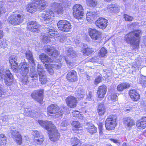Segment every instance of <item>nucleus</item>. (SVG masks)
Listing matches in <instances>:
<instances>
[{"label":"nucleus","mask_w":146,"mask_h":146,"mask_svg":"<svg viewBox=\"0 0 146 146\" xmlns=\"http://www.w3.org/2000/svg\"><path fill=\"white\" fill-rule=\"evenodd\" d=\"M38 122L41 126L48 131L49 139L51 141L54 142L59 139L60 133L51 122L39 120Z\"/></svg>","instance_id":"1"},{"label":"nucleus","mask_w":146,"mask_h":146,"mask_svg":"<svg viewBox=\"0 0 146 146\" xmlns=\"http://www.w3.org/2000/svg\"><path fill=\"white\" fill-rule=\"evenodd\" d=\"M9 60L12 69L14 72H19L22 76H27V74L29 73V69L28 65L24 63L19 69L16 57L15 56H12L10 57Z\"/></svg>","instance_id":"2"},{"label":"nucleus","mask_w":146,"mask_h":146,"mask_svg":"<svg viewBox=\"0 0 146 146\" xmlns=\"http://www.w3.org/2000/svg\"><path fill=\"white\" fill-rule=\"evenodd\" d=\"M141 35V30H134L126 35L124 37V39L127 43L137 48L139 46L140 36Z\"/></svg>","instance_id":"3"},{"label":"nucleus","mask_w":146,"mask_h":146,"mask_svg":"<svg viewBox=\"0 0 146 146\" xmlns=\"http://www.w3.org/2000/svg\"><path fill=\"white\" fill-rule=\"evenodd\" d=\"M0 79L4 80L6 85L9 86L12 84L14 78L9 70H5L3 68H0Z\"/></svg>","instance_id":"4"},{"label":"nucleus","mask_w":146,"mask_h":146,"mask_svg":"<svg viewBox=\"0 0 146 146\" xmlns=\"http://www.w3.org/2000/svg\"><path fill=\"white\" fill-rule=\"evenodd\" d=\"M48 114L56 118L61 116L63 114V111L55 104H52L47 108Z\"/></svg>","instance_id":"5"},{"label":"nucleus","mask_w":146,"mask_h":146,"mask_svg":"<svg viewBox=\"0 0 146 146\" xmlns=\"http://www.w3.org/2000/svg\"><path fill=\"white\" fill-rule=\"evenodd\" d=\"M88 33L91 38L95 42H99L102 39V33L96 29L90 28L88 29Z\"/></svg>","instance_id":"6"},{"label":"nucleus","mask_w":146,"mask_h":146,"mask_svg":"<svg viewBox=\"0 0 146 146\" xmlns=\"http://www.w3.org/2000/svg\"><path fill=\"white\" fill-rule=\"evenodd\" d=\"M57 26L59 29L63 31H70L72 28L70 23L65 20L59 21L57 23Z\"/></svg>","instance_id":"7"},{"label":"nucleus","mask_w":146,"mask_h":146,"mask_svg":"<svg viewBox=\"0 0 146 146\" xmlns=\"http://www.w3.org/2000/svg\"><path fill=\"white\" fill-rule=\"evenodd\" d=\"M73 14L74 17L76 19H79L82 18L84 15L82 6L80 4L75 5L73 8Z\"/></svg>","instance_id":"8"},{"label":"nucleus","mask_w":146,"mask_h":146,"mask_svg":"<svg viewBox=\"0 0 146 146\" xmlns=\"http://www.w3.org/2000/svg\"><path fill=\"white\" fill-rule=\"evenodd\" d=\"M116 118L114 116H109L105 122V126L108 130L113 129L116 125Z\"/></svg>","instance_id":"9"},{"label":"nucleus","mask_w":146,"mask_h":146,"mask_svg":"<svg viewBox=\"0 0 146 146\" xmlns=\"http://www.w3.org/2000/svg\"><path fill=\"white\" fill-rule=\"evenodd\" d=\"M46 33L48 37L45 36H44L43 38L44 40H45L46 42L47 43L50 42V40L48 38V37L51 38L54 36L55 37L58 36V32L56 31L54 28L52 26H49L46 29Z\"/></svg>","instance_id":"10"},{"label":"nucleus","mask_w":146,"mask_h":146,"mask_svg":"<svg viewBox=\"0 0 146 146\" xmlns=\"http://www.w3.org/2000/svg\"><path fill=\"white\" fill-rule=\"evenodd\" d=\"M43 90H36L32 93L31 96L33 99L41 103L43 100Z\"/></svg>","instance_id":"11"},{"label":"nucleus","mask_w":146,"mask_h":146,"mask_svg":"<svg viewBox=\"0 0 146 146\" xmlns=\"http://www.w3.org/2000/svg\"><path fill=\"white\" fill-rule=\"evenodd\" d=\"M28 29L33 32H38L40 30V25L37 23L36 21H33L27 23Z\"/></svg>","instance_id":"12"},{"label":"nucleus","mask_w":146,"mask_h":146,"mask_svg":"<svg viewBox=\"0 0 146 146\" xmlns=\"http://www.w3.org/2000/svg\"><path fill=\"white\" fill-rule=\"evenodd\" d=\"M34 137V141L37 145H40L44 141V138L42 134L37 131H35L32 133Z\"/></svg>","instance_id":"13"},{"label":"nucleus","mask_w":146,"mask_h":146,"mask_svg":"<svg viewBox=\"0 0 146 146\" xmlns=\"http://www.w3.org/2000/svg\"><path fill=\"white\" fill-rule=\"evenodd\" d=\"M67 105L72 108L75 107L78 103L77 98L72 96H68L66 99Z\"/></svg>","instance_id":"14"},{"label":"nucleus","mask_w":146,"mask_h":146,"mask_svg":"<svg viewBox=\"0 0 146 146\" xmlns=\"http://www.w3.org/2000/svg\"><path fill=\"white\" fill-rule=\"evenodd\" d=\"M108 23L107 20L104 18L100 17L96 21L95 24L97 27L100 29H103L107 26Z\"/></svg>","instance_id":"15"},{"label":"nucleus","mask_w":146,"mask_h":146,"mask_svg":"<svg viewBox=\"0 0 146 146\" xmlns=\"http://www.w3.org/2000/svg\"><path fill=\"white\" fill-rule=\"evenodd\" d=\"M54 15V13L52 10H48L42 13L41 16L45 22H47V21H50L51 20V17H53Z\"/></svg>","instance_id":"16"},{"label":"nucleus","mask_w":146,"mask_h":146,"mask_svg":"<svg viewBox=\"0 0 146 146\" xmlns=\"http://www.w3.org/2000/svg\"><path fill=\"white\" fill-rule=\"evenodd\" d=\"M44 50L45 52L50 56L56 57L58 55V51L50 46H45Z\"/></svg>","instance_id":"17"},{"label":"nucleus","mask_w":146,"mask_h":146,"mask_svg":"<svg viewBox=\"0 0 146 146\" xmlns=\"http://www.w3.org/2000/svg\"><path fill=\"white\" fill-rule=\"evenodd\" d=\"M52 7L54 10V12L58 14L62 15L63 13L64 9L61 4L54 3L52 4Z\"/></svg>","instance_id":"18"},{"label":"nucleus","mask_w":146,"mask_h":146,"mask_svg":"<svg viewBox=\"0 0 146 146\" xmlns=\"http://www.w3.org/2000/svg\"><path fill=\"white\" fill-rule=\"evenodd\" d=\"M107 90V87L105 85L99 86L97 92L98 98H103L105 96Z\"/></svg>","instance_id":"19"},{"label":"nucleus","mask_w":146,"mask_h":146,"mask_svg":"<svg viewBox=\"0 0 146 146\" xmlns=\"http://www.w3.org/2000/svg\"><path fill=\"white\" fill-rule=\"evenodd\" d=\"M67 78L69 82H75L77 79L76 72L72 70L69 72L67 75Z\"/></svg>","instance_id":"20"},{"label":"nucleus","mask_w":146,"mask_h":146,"mask_svg":"<svg viewBox=\"0 0 146 146\" xmlns=\"http://www.w3.org/2000/svg\"><path fill=\"white\" fill-rule=\"evenodd\" d=\"M136 126L139 129H144L146 127V117H143L138 120L136 123Z\"/></svg>","instance_id":"21"},{"label":"nucleus","mask_w":146,"mask_h":146,"mask_svg":"<svg viewBox=\"0 0 146 146\" xmlns=\"http://www.w3.org/2000/svg\"><path fill=\"white\" fill-rule=\"evenodd\" d=\"M129 94L131 98L133 101H137L140 98V95L134 89L130 90L129 91Z\"/></svg>","instance_id":"22"},{"label":"nucleus","mask_w":146,"mask_h":146,"mask_svg":"<svg viewBox=\"0 0 146 146\" xmlns=\"http://www.w3.org/2000/svg\"><path fill=\"white\" fill-rule=\"evenodd\" d=\"M124 124L128 127H131L135 125L134 120L130 117L125 118L123 119Z\"/></svg>","instance_id":"23"},{"label":"nucleus","mask_w":146,"mask_h":146,"mask_svg":"<svg viewBox=\"0 0 146 146\" xmlns=\"http://www.w3.org/2000/svg\"><path fill=\"white\" fill-rule=\"evenodd\" d=\"M86 128L88 132L90 133L93 134L96 132V128L92 124L88 123L86 126Z\"/></svg>","instance_id":"24"},{"label":"nucleus","mask_w":146,"mask_h":146,"mask_svg":"<svg viewBox=\"0 0 146 146\" xmlns=\"http://www.w3.org/2000/svg\"><path fill=\"white\" fill-rule=\"evenodd\" d=\"M26 58L31 63L35 64V61L32 53L29 50L27 51L25 53Z\"/></svg>","instance_id":"25"},{"label":"nucleus","mask_w":146,"mask_h":146,"mask_svg":"<svg viewBox=\"0 0 146 146\" xmlns=\"http://www.w3.org/2000/svg\"><path fill=\"white\" fill-rule=\"evenodd\" d=\"M98 112L100 116L103 115L106 111V108L104 105L102 104H100L98 106Z\"/></svg>","instance_id":"26"},{"label":"nucleus","mask_w":146,"mask_h":146,"mask_svg":"<svg viewBox=\"0 0 146 146\" xmlns=\"http://www.w3.org/2000/svg\"><path fill=\"white\" fill-rule=\"evenodd\" d=\"M82 51L85 55H89L94 52L93 49L88 47L87 45H84V48Z\"/></svg>","instance_id":"27"},{"label":"nucleus","mask_w":146,"mask_h":146,"mask_svg":"<svg viewBox=\"0 0 146 146\" xmlns=\"http://www.w3.org/2000/svg\"><path fill=\"white\" fill-rule=\"evenodd\" d=\"M78 92V93L76 95V96L78 98L81 100L84 97L85 95L86 92L84 89L81 88H79Z\"/></svg>","instance_id":"28"},{"label":"nucleus","mask_w":146,"mask_h":146,"mask_svg":"<svg viewBox=\"0 0 146 146\" xmlns=\"http://www.w3.org/2000/svg\"><path fill=\"white\" fill-rule=\"evenodd\" d=\"M39 58L41 61L43 63H48L51 62L50 58L44 54H42L40 55Z\"/></svg>","instance_id":"29"},{"label":"nucleus","mask_w":146,"mask_h":146,"mask_svg":"<svg viewBox=\"0 0 146 146\" xmlns=\"http://www.w3.org/2000/svg\"><path fill=\"white\" fill-rule=\"evenodd\" d=\"M37 71L39 78L46 76L45 72L43 67L40 65H38L37 67Z\"/></svg>","instance_id":"30"},{"label":"nucleus","mask_w":146,"mask_h":146,"mask_svg":"<svg viewBox=\"0 0 146 146\" xmlns=\"http://www.w3.org/2000/svg\"><path fill=\"white\" fill-rule=\"evenodd\" d=\"M130 85L127 83H123L118 85L117 87V89L118 91H122L125 89L129 87Z\"/></svg>","instance_id":"31"},{"label":"nucleus","mask_w":146,"mask_h":146,"mask_svg":"<svg viewBox=\"0 0 146 146\" xmlns=\"http://www.w3.org/2000/svg\"><path fill=\"white\" fill-rule=\"evenodd\" d=\"M7 137L5 134H0V146H6Z\"/></svg>","instance_id":"32"},{"label":"nucleus","mask_w":146,"mask_h":146,"mask_svg":"<svg viewBox=\"0 0 146 146\" xmlns=\"http://www.w3.org/2000/svg\"><path fill=\"white\" fill-rule=\"evenodd\" d=\"M66 50L67 52L68 55L70 57H74L76 56L75 51L73 50L72 47L70 46L67 47L66 48Z\"/></svg>","instance_id":"33"},{"label":"nucleus","mask_w":146,"mask_h":146,"mask_svg":"<svg viewBox=\"0 0 146 146\" xmlns=\"http://www.w3.org/2000/svg\"><path fill=\"white\" fill-rule=\"evenodd\" d=\"M108 8L115 13L118 12L119 10L118 5L116 4L109 5L108 7Z\"/></svg>","instance_id":"34"},{"label":"nucleus","mask_w":146,"mask_h":146,"mask_svg":"<svg viewBox=\"0 0 146 146\" xmlns=\"http://www.w3.org/2000/svg\"><path fill=\"white\" fill-rule=\"evenodd\" d=\"M98 3V0H86L87 5L91 7H96Z\"/></svg>","instance_id":"35"},{"label":"nucleus","mask_w":146,"mask_h":146,"mask_svg":"<svg viewBox=\"0 0 146 146\" xmlns=\"http://www.w3.org/2000/svg\"><path fill=\"white\" fill-rule=\"evenodd\" d=\"M96 15L97 14L95 12L91 11L86 14L87 20H92L96 16Z\"/></svg>","instance_id":"36"},{"label":"nucleus","mask_w":146,"mask_h":146,"mask_svg":"<svg viewBox=\"0 0 146 146\" xmlns=\"http://www.w3.org/2000/svg\"><path fill=\"white\" fill-rule=\"evenodd\" d=\"M15 15L17 24L19 25L20 24L23 22L25 18L24 15L23 14H18Z\"/></svg>","instance_id":"37"},{"label":"nucleus","mask_w":146,"mask_h":146,"mask_svg":"<svg viewBox=\"0 0 146 146\" xmlns=\"http://www.w3.org/2000/svg\"><path fill=\"white\" fill-rule=\"evenodd\" d=\"M8 20L10 23L11 24L14 25H18L15 15H13L10 16L8 19Z\"/></svg>","instance_id":"38"},{"label":"nucleus","mask_w":146,"mask_h":146,"mask_svg":"<svg viewBox=\"0 0 146 146\" xmlns=\"http://www.w3.org/2000/svg\"><path fill=\"white\" fill-rule=\"evenodd\" d=\"M45 68L47 70L48 73L51 75L53 74L54 70L55 69L52 67V64L50 65L45 64Z\"/></svg>","instance_id":"39"},{"label":"nucleus","mask_w":146,"mask_h":146,"mask_svg":"<svg viewBox=\"0 0 146 146\" xmlns=\"http://www.w3.org/2000/svg\"><path fill=\"white\" fill-rule=\"evenodd\" d=\"M10 133H11V137L14 139V138L17 136V135H19V132L15 130V129L13 127L10 128Z\"/></svg>","instance_id":"40"},{"label":"nucleus","mask_w":146,"mask_h":146,"mask_svg":"<svg viewBox=\"0 0 146 146\" xmlns=\"http://www.w3.org/2000/svg\"><path fill=\"white\" fill-rule=\"evenodd\" d=\"M13 139L18 145L21 144L22 143V138L20 135H17Z\"/></svg>","instance_id":"41"},{"label":"nucleus","mask_w":146,"mask_h":146,"mask_svg":"<svg viewBox=\"0 0 146 146\" xmlns=\"http://www.w3.org/2000/svg\"><path fill=\"white\" fill-rule=\"evenodd\" d=\"M145 77L143 76L139 80V82L143 87H146V79Z\"/></svg>","instance_id":"42"},{"label":"nucleus","mask_w":146,"mask_h":146,"mask_svg":"<svg viewBox=\"0 0 146 146\" xmlns=\"http://www.w3.org/2000/svg\"><path fill=\"white\" fill-rule=\"evenodd\" d=\"M107 53V50L104 47H102L100 50V55L104 57L105 56Z\"/></svg>","instance_id":"43"},{"label":"nucleus","mask_w":146,"mask_h":146,"mask_svg":"<svg viewBox=\"0 0 146 146\" xmlns=\"http://www.w3.org/2000/svg\"><path fill=\"white\" fill-rule=\"evenodd\" d=\"M30 76L32 78H34V80H35L36 79L35 78H37L38 75L36 72L33 69H32L30 72Z\"/></svg>","instance_id":"44"},{"label":"nucleus","mask_w":146,"mask_h":146,"mask_svg":"<svg viewBox=\"0 0 146 146\" xmlns=\"http://www.w3.org/2000/svg\"><path fill=\"white\" fill-rule=\"evenodd\" d=\"M22 79V82L24 85H28L29 84V82L28 80L27 76H23Z\"/></svg>","instance_id":"45"},{"label":"nucleus","mask_w":146,"mask_h":146,"mask_svg":"<svg viewBox=\"0 0 146 146\" xmlns=\"http://www.w3.org/2000/svg\"><path fill=\"white\" fill-rule=\"evenodd\" d=\"M3 0H0V15L6 12V10L3 5Z\"/></svg>","instance_id":"46"},{"label":"nucleus","mask_w":146,"mask_h":146,"mask_svg":"<svg viewBox=\"0 0 146 146\" xmlns=\"http://www.w3.org/2000/svg\"><path fill=\"white\" fill-rule=\"evenodd\" d=\"M123 18L126 21H131L133 19L132 17L129 16L127 14L124 15Z\"/></svg>","instance_id":"47"},{"label":"nucleus","mask_w":146,"mask_h":146,"mask_svg":"<svg viewBox=\"0 0 146 146\" xmlns=\"http://www.w3.org/2000/svg\"><path fill=\"white\" fill-rule=\"evenodd\" d=\"M0 46L1 48H6L7 46V42L5 40H2L0 42Z\"/></svg>","instance_id":"48"},{"label":"nucleus","mask_w":146,"mask_h":146,"mask_svg":"<svg viewBox=\"0 0 146 146\" xmlns=\"http://www.w3.org/2000/svg\"><path fill=\"white\" fill-rule=\"evenodd\" d=\"M142 62L140 58H137L136 60H135V64L138 67H139V66H141Z\"/></svg>","instance_id":"49"},{"label":"nucleus","mask_w":146,"mask_h":146,"mask_svg":"<svg viewBox=\"0 0 146 146\" xmlns=\"http://www.w3.org/2000/svg\"><path fill=\"white\" fill-rule=\"evenodd\" d=\"M72 125L76 128H79L80 125L79 122L77 121H73L71 123Z\"/></svg>","instance_id":"50"},{"label":"nucleus","mask_w":146,"mask_h":146,"mask_svg":"<svg viewBox=\"0 0 146 146\" xmlns=\"http://www.w3.org/2000/svg\"><path fill=\"white\" fill-rule=\"evenodd\" d=\"M69 124L68 121L67 120H63L61 124V126L63 127H66Z\"/></svg>","instance_id":"51"},{"label":"nucleus","mask_w":146,"mask_h":146,"mask_svg":"<svg viewBox=\"0 0 146 146\" xmlns=\"http://www.w3.org/2000/svg\"><path fill=\"white\" fill-rule=\"evenodd\" d=\"M39 80L41 84H45L47 81V80L46 79V76H45L44 77H42L39 78Z\"/></svg>","instance_id":"52"},{"label":"nucleus","mask_w":146,"mask_h":146,"mask_svg":"<svg viewBox=\"0 0 146 146\" xmlns=\"http://www.w3.org/2000/svg\"><path fill=\"white\" fill-rule=\"evenodd\" d=\"M65 60L67 64L68 65V67L69 68H72L74 66V64L72 62H70V61H69L68 58H66L65 59Z\"/></svg>","instance_id":"53"},{"label":"nucleus","mask_w":146,"mask_h":146,"mask_svg":"<svg viewBox=\"0 0 146 146\" xmlns=\"http://www.w3.org/2000/svg\"><path fill=\"white\" fill-rule=\"evenodd\" d=\"M92 92H89L87 94H86V99L89 101H91L92 100Z\"/></svg>","instance_id":"54"},{"label":"nucleus","mask_w":146,"mask_h":146,"mask_svg":"<svg viewBox=\"0 0 146 146\" xmlns=\"http://www.w3.org/2000/svg\"><path fill=\"white\" fill-rule=\"evenodd\" d=\"M102 77L99 76L95 80V84H97L100 83L102 80Z\"/></svg>","instance_id":"55"},{"label":"nucleus","mask_w":146,"mask_h":146,"mask_svg":"<svg viewBox=\"0 0 146 146\" xmlns=\"http://www.w3.org/2000/svg\"><path fill=\"white\" fill-rule=\"evenodd\" d=\"M52 67L53 68H54V69H59L62 66L61 63L52 64Z\"/></svg>","instance_id":"56"},{"label":"nucleus","mask_w":146,"mask_h":146,"mask_svg":"<svg viewBox=\"0 0 146 146\" xmlns=\"http://www.w3.org/2000/svg\"><path fill=\"white\" fill-rule=\"evenodd\" d=\"M111 100L114 102L117 99V96L116 94H112L111 96Z\"/></svg>","instance_id":"57"},{"label":"nucleus","mask_w":146,"mask_h":146,"mask_svg":"<svg viewBox=\"0 0 146 146\" xmlns=\"http://www.w3.org/2000/svg\"><path fill=\"white\" fill-rule=\"evenodd\" d=\"M10 116L9 115H5V116H2L1 117V119L4 121H6L8 120L9 119V118L10 117Z\"/></svg>","instance_id":"58"},{"label":"nucleus","mask_w":146,"mask_h":146,"mask_svg":"<svg viewBox=\"0 0 146 146\" xmlns=\"http://www.w3.org/2000/svg\"><path fill=\"white\" fill-rule=\"evenodd\" d=\"M72 115L74 117H78L79 112L78 111H74L72 113Z\"/></svg>","instance_id":"59"},{"label":"nucleus","mask_w":146,"mask_h":146,"mask_svg":"<svg viewBox=\"0 0 146 146\" xmlns=\"http://www.w3.org/2000/svg\"><path fill=\"white\" fill-rule=\"evenodd\" d=\"M65 40V35H61L60 37V41L61 42H63Z\"/></svg>","instance_id":"60"},{"label":"nucleus","mask_w":146,"mask_h":146,"mask_svg":"<svg viewBox=\"0 0 146 146\" xmlns=\"http://www.w3.org/2000/svg\"><path fill=\"white\" fill-rule=\"evenodd\" d=\"M110 140L113 142V143H119V140L116 139H110Z\"/></svg>","instance_id":"61"},{"label":"nucleus","mask_w":146,"mask_h":146,"mask_svg":"<svg viewBox=\"0 0 146 146\" xmlns=\"http://www.w3.org/2000/svg\"><path fill=\"white\" fill-rule=\"evenodd\" d=\"M98 128L99 130L102 129L103 124L102 123H100L98 125Z\"/></svg>","instance_id":"62"},{"label":"nucleus","mask_w":146,"mask_h":146,"mask_svg":"<svg viewBox=\"0 0 146 146\" xmlns=\"http://www.w3.org/2000/svg\"><path fill=\"white\" fill-rule=\"evenodd\" d=\"M90 61L91 62H94L97 61L96 59L95 58H93L90 60Z\"/></svg>","instance_id":"63"},{"label":"nucleus","mask_w":146,"mask_h":146,"mask_svg":"<svg viewBox=\"0 0 146 146\" xmlns=\"http://www.w3.org/2000/svg\"><path fill=\"white\" fill-rule=\"evenodd\" d=\"M4 91L3 89L0 90V97H1L3 94H4Z\"/></svg>","instance_id":"64"}]
</instances>
